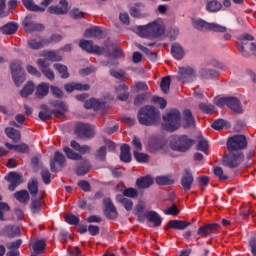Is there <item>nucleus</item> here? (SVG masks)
I'll use <instances>...</instances> for the list:
<instances>
[{
	"label": "nucleus",
	"instance_id": "1",
	"mask_svg": "<svg viewBox=\"0 0 256 256\" xmlns=\"http://www.w3.org/2000/svg\"><path fill=\"white\" fill-rule=\"evenodd\" d=\"M137 35L148 39H157L165 35V24L163 20H155L144 26L137 27Z\"/></svg>",
	"mask_w": 256,
	"mask_h": 256
},
{
	"label": "nucleus",
	"instance_id": "2",
	"mask_svg": "<svg viewBox=\"0 0 256 256\" xmlns=\"http://www.w3.org/2000/svg\"><path fill=\"white\" fill-rule=\"evenodd\" d=\"M137 117L140 125L150 127L161 121V112L153 106H145L139 110Z\"/></svg>",
	"mask_w": 256,
	"mask_h": 256
},
{
	"label": "nucleus",
	"instance_id": "3",
	"mask_svg": "<svg viewBox=\"0 0 256 256\" xmlns=\"http://www.w3.org/2000/svg\"><path fill=\"white\" fill-rule=\"evenodd\" d=\"M70 147L77 152H74L69 147H64L63 151L68 159L72 161H83V155H87V153H91V146L89 145H80L77 141L72 140L70 142Z\"/></svg>",
	"mask_w": 256,
	"mask_h": 256
},
{
	"label": "nucleus",
	"instance_id": "4",
	"mask_svg": "<svg viewBox=\"0 0 256 256\" xmlns=\"http://www.w3.org/2000/svg\"><path fill=\"white\" fill-rule=\"evenodd\" d=\"M195 141L187 135L174 136L170 141V147L173 151H179L180 153H185L193 147Z\"/></svg>",
	"mask_w": 256,
	"mask_h": 256
},
{
	"label": "nucleus",
	"instance_id": "5",
	"mask_svg": "<svg viewBox=\"0 0 256 256\" xmlns=\"http://www.w3.org/2000/svg\"><path fill=\"white\" fill-rule=\"evenodd\" d=\"M164 127L167 131H177L181 127V112L179 110H170L163 116Z\"/></svg>",
	"mask_w": 256,
	"mask_h": 256
},
{
	"label": "nucleus",
	"instance_id": "6",
	"mask_svg": "<svg viewBox=\"0 0 256 256\" xmlns=\"http://www.w3.org/2000/svg\"><path fill=\"white\" fill-rule=\"evenodd\" d=\"M245 161L243 152L228 151V155L222 159V163L229 169H237Z\"/></svg>",
	"mask_w": 256,
	"mask_h": 256
},
{
	"label": "nucleus",
	"instance_id": "7",
	"mask_svg": "<svg viewBox=\"0 0 256 256\" xmlns=\"http://www.w3.org/2000/svg\"><path fill=\"white\" fill-rule=\"evenodd\" d=\"M247 148V138L244 135H234L227 141L228 151L242 153V149Z\"/></svg>",
	"mask_w": 256,
	"mask_h": 256
},
{
	"label": "nucleus",
	"instance_id": "8",
	"mask_svg": "<svg viewBox=\"0 0 256 256\" xmlns=\"http://www.w3.org/2000/svg\"><path fill=\"white\" fill-rule=\"evenodd\" d=\"M255 38L250 34H243L238 38L237 49L240 53H245V49L249 48L252 53H256Z\"/></svg>",
	"mask_w": 256,
	"mask_h": 256
},
{
	"label": "nucleus",
	"instance_id": "9",
	"mask_svg": "<svg viewBox=\"0 0 256 256\" xmlns=\"http://www.w3.org/2000/svg\"><path fill=\"white\" fill-rule=\"evenodd\" d=\"M12 79L16 87H21L25 83V73L21 68V62H13L10 66Z\"/></svg>",
	"mask_w": 256,
	"mask_h": 256
},
{
	"label": "nucleus",
	"instance_id": "10",
	"mask_svg": "<svg viewBox=\"0 0 256 256\" xmlns=\"http://www.w3.org/2000/svg\"><path fill=\"white\" fill-rule=\"evenodd\" d=\"M109 103V99H95L91 98L84 103L85 109H93L94 111H101L102 115H105V111H107V104Z\"/></svg>",
	"mask_w": 256,
	"mask_h": 256
},
{
	"label": "nucleus",
	"instance_id": "11",
	"mask_svg": "<svg viewBox=\"0 0 256 256\" xmlns=\"http://www.w3.org/2000/svg\"><path fill=\"white\" fill-rule=\"evenodd\" d=\"M177 77L182 83H191L195 81L197 74L195 73V69L191 66H184L179 68Z\"/></svg>",
	"mask_w": 256,
	"mask_h": 256
},
{
	"label": "nucleus",
	"instance_id": "12",
	"mask_svg": "<svg viewBox=\"0 0 256 256\" xmlns=\"http://www.w3.org/2000/svg\"><path fill=\"white\" fill-rule=\"evenodd\" d=\"M79 47L82 48L83 51H86V53H94L95 55H103V53H105L104 48L93 45V41L91 40H80Z\"/></svg>",
	"mask_w": 256,
	"mask_h": 256
},
{
	"label": "nucleus",
	"instance_id": "13",
	"mask_svg": "<svg viewBox=\"0 0 256 256\" xmlns=\"http://www.w3.org/2000/svg\"><path fill=\"white\" fill-rule=\"evenodd\" d=\"M69 11V2L67 0H60L58 5L48 7V13L53 15H65Z\"/></svg>",
	"mask_w": 256,
	"mask_h": 256
},
{
	"label": "nucleus",
	"instance_id": "14",
	"mask_svg": "<svg viewBox=\"0 0 256 256\" xmlns=\"http://www.w3.org/2000/svg\"><path fill=\"white\" fill-rule=\"evenodd\" d=\"M23 27L26 33H35V31H43V29H45L43 24L33 22L31 16H26L23 21Z\"/></svg>",
	"mask_w": 256,
	"mask_h": 256
},
{
	"label": "nucleus",
	"instance_id": "15",
	"mask_svg": "<svg viewBox=\"0 0 256 256\" xmlns=\"http://www.w3.org/2000/svg\"><path fill=\"white\" fill-rule=\"evenodd\" d=\"M66 159L63 154L60 152L54 153V158L50 159V169L53 173H57L59 169H57V165L60 167H65Z\"/></svg>",
	"mask_w": 256,
	"mask_h": 256
},
{
	"label": "nucleus",
	"instance_id": "16",
	"mask_svg": "<svg viewBox=\"0 0 256 256\" xmlns=\"http://www.w3.org/2000/svg\"><path fill=\"white\" fill-rule=\"evenodd\" d=\"M37 65L40 67V71L42 75L46 77V79H49V81L55 80V73L53 70H51V68H49V63L40 58L37 60Z\"/></svg>",
	"mask_w": 256,
	"mask_h": 256
},
{
	"label": "nucleus",
	"instance_id": "17",
	"mask_svg": "<svg viewBox=\"0 0 256 256\" xmlns=\"http://www.w3.org/2000/svg\"><path fill=\"white\" fill-rule=\"evenodd\" d=\"M147 151H149V153H157L158 151L165 153V142L157 138H152L148 142Z\"/></svg>",
	"mask_w": 256,
	"mask_h": 256
},
{
	"label": "nucleus",
	"instance_id": "18",
	"mask_svg": "<svg viewBox=\"0 0 256 256\" xmlns=\"http://www.w3.org/2000/svg\"><path fill=\"white\" fill-rule=\"evenodd\" d=\"M6 179L7 181H9V183H11L9 185L10 191H14L15 189H17V187H19V185H21V183H23V176H21L17 172H10L6 176Z\"/></svg>",
	"mask_w": 256,
	"mask_h": 256
},
{
	"label": "nucleus",
	"instance_id": "19",
	"mask_svg": "<svg viewBox=\"0 0 256 256\" xmlns=\"http://www.w3.org/2000/svg\"><path fill=\"white\" fill-rule=\"evenodd\" d=\"M221 227L218 223L213 224H206L198 228L197 235H202V237H209L214 233V231H217Z\"/></svg>",
	"mask_w": 256,
	"mask_h": 256
},
{
	"label": "nucleus",
	"instance_id": "20",
	"mask_svg": "<svg viewBox=\"0 0 256 256\" xmlns=\"http://www.w3.org/2000/svg\"><path fill=\"white\" fill-rule=\"evenodd\" d=\"M104 207L108 219H117V208L115 207V204H113V201L111 199L106 198L104 200Z\"/></svg>",
	"mask_w": 256,
	"mask_h": 256
},
{
	"label": "nucleus",
	"instance_id": "21",
	"mask_svg": "<svg viewBox=\"0 0 256 256\" xmlns=\"http://www.w3.org/2000/svg\"><path fill=\"white\" fill-rule=\"evenodd\" d=\"M64 89L67 93H73V91H89L91 86H89V84L69 83L65 84Z\"/></svg>",
	"mask_w": 256,
	"mask_h": 256
},
{
	"label": "nucleus",
	"instance_id": "22",
	"mask_svg": "<svg viewBox=\"0 0 256 256\" xmlns=\"http://www.w3.org/2000/svg\"><path fill=\"white\" fill-rule=\"evenodd\" d=\"M229 109L233 111V113H243V106L241 105V101L237 97H228V106Z\"/></svg>",
	"mask_w": 256,
	"mask_h": 256
},
{
	"label": "nucleus",
	"instance_id": "23",
	"mask_svg": "<svg viewBox=\"0 0 256 256\" xmlns=\"http://www.w3.org/2000/svg\"><path fill=\"white\" fill-rule=\"evenodd\" d=\"M27 44L30 49L37 50V49H43L45 45H49V41L41 38H30L28 39Z\"/></svg>",
	"mask_w": 256,
	"mask_h": 256
},
{
	"label": "nucleus",
	"instance_id": "24",
	"mask_svg": "<svg viewBox=\"0 0 256 256\" xmlns=\"http://www.w3.org/2000/svg\"><path fill=\"white\" fill-rule=\"evenodd\" d=\"M193 174L189 170H185L184 175L181 180V185L184 191H189L191 189V185H193Z\"/></svg>",
	"mask_w": 256,
	"mask_h": 256
},
{
	"label": "nucleus",
	"instance_id": "25",
	"mask_svg": "<svg viewBox=\"0 0 256 256\" xmlns=\"http://www.w3.org/2000/svg\"><path fill=\"white\" fill-rule=\"evenodd\" d=\"M84 37H86V39H100V37H103V31L100 27L95 26L87 29L84 33Z\"/></svg>",
	"mask_w": 256,
	"mask_h": 256
},
{
	"label": "nucleus",
	"instance_id": "26",
	"mask_svg": "<svg viewBox=\"0 0 256 256\" xmlns=\"http://www.w3.org/2000/svg\"><path fill=\"white\" fill-rule=\"evenodd\" d=\"M49 87V83L47 82H42L38 84L35 92L36 97H38V99H43V97H47V95H49Z\"/></svg>",
	"mask_w": 256,
	"mask_h": 256
},
{
	"label": "nucleus",
	"instance_id": "27",
	"mask_svg": "<svg viewBox=\"0 0 256 256\" xmlns=\"http://www.w3.org/2000/svg\"><path fill=\"white\" fill-rule=\"evenodd\" d=\"M89 169H91V163L87 159H82L81 163L77 166L75 172L76 175H87L89 173Z\"/></svg>",
	"mask_w": 256,
	"mask_h": 256
},
{
	"label": "nucleus",
	"instance_id": "28",
	"mask_svg": "<svg viewBox=\"0 0 256 256\" xmlns=\"http://www.w3.org/2000/svg\"><path fill=\"white\" fill-rule=\"evenodd\" d=\"M195 126V118L193 117V113L189 110H185L183 112V127L185 129H189L190 127Z\"/></svg>",
	"mask_w": 256,
	"mask_h": 256
},
{
	"label": "nucleus",
	"instance_id": "29",
	"mask_svg": "<svg viewBox=\"0 0 256 256\" xmlns=\"http://www.w3.org/2000/svg\"><path fill=\"white\" fill-rule=\"evenodd\" d=\"M153 185V178L150 176H144L136 180V187L138 189H149Z\"/></svg>",
	"mask_w": 256,
	"mask_h": 256
},
{
	"label": "nucleus",
	"instance_id": "30",
	"mask_svg": "<svg viewBox=\"0 0 256 256\" xmlns=\"http://www.w3.org/2000/svg\"><path fill=\"white\" fill-rule=\"evenodd\" d=\"M120 161L123 163H131V147L128 144L121 146Z\"/></svg>",
	"mask_w": 256,
	"mask_h": 256
},
{
	"label": "nucleus",
	"instance_id": "31",
	"mask_svg": "<svg viewBox=\"0 0 256 256\" xmlns=\"http://www.w3.org/2000/svg\"><path fill=\"white\" fill-rule=\"evenodd\" d=\"M146 218L150 223L154 224V227H159L163 223V218L155 211L147 212Z\"/></svg>",
	"mask_w": 256,
	"mask_h": 256
},
{
	"label": "nucleus",
	"instance_id": "32",
	"mask_svg": "<svg viewBox=\"0 0 256 256\" xmlns=\"http://www.w3.org/2000/svg\"><path fill=\"white\" fill-rule=\"evenodd\" d=\"M116 91L120 101H127L129 99V86L126 84H120Z\"/></svg>",
	"mask_w": 256,
	"mask_h": 256
},
{
	"label": "nucleus",
	"instance_id": "33",
	"mask_svg": "<svg viewBox=\"0 0 256 256\" xmlns=\"http://www.w3.org/2000/svg\"><path fill=\"white\" fill-rule=\"evenodd\" d=\"M18 29H19V25H17V23L10 22L2 26L0 28V31L1 33H3V35H13V33H17Z\"/></svg>",
	"mask_w": 256,
	"mask_h": 256
},
{
	"label": "nucleus",
	"instance_id": "34",
	"mask_svg": "<svg viewBox=\"0 0 256 256\" xmlns=\"http://www.w3.org/2000/svg\"><path fill=\"white\" fill-rule=\"evenodd\" d=\"M80 134L83 137H87L88 139H91V137L95 136V127L88 124H82L80 126Z\"/></svg>",
	"mask_w": 256,
	"mask_h": 256
},
{
	"label": "nucleus",
	"instance_id": "35",
	"mask_svg": "<svg viewBox=\"0 0 256 256\" xmlns=\"http://www.w3.org/2000/svg\"><path fill=\"white\" fill-rule=\"evenodd\" d=\"M191 225L190 222L182 221V220H172L168 223V227L171 229H178L179 231H183L184 229H187Z\"/></svg>",
	"mask_w": 256,
	"mask_h": 256
},
{
	"label": "nucleus",
	"instance_id": "36",
	"mask_svg": "<svg viewBox=\"0 0 256 256\" xmlns=\"http://www.w3.org/2000/svg\"><path fill=\"white\" fill-rule=\"evenodd\" d=\"M171 53L173 57L178 60H181L183 57H185V50L181 44H173Z\"/></svg>",
	"mask_w": 256,
	"mask_h": 256
},
{
	"label": "nucleus",
	"instance_id": "37",
	"mask_svg": "<svg viewBox=\"0 0 256 256\" xmlns=\"http://www.w3.org/2000/svg\"><path fill=\"white\" fill-rule=\"evenodd\" d=\"M116 201L122 203L126 211H133V200L125 198L123 195H116Z\"/></svg>",
	"mask_w": 256,
	"mask_h": 256
},
{
	"label": "nucleus",
	"instance_id": "38",
	"mask_svg": "<svg viewBox=\"0 0 256 256\" xmlns=\"http://www.w3.org/2000/svg\"><path fill=\"white\" fill-rule=\"evenodd\" d=\"M5 133L7 137H9V139L14 141V143H18V141H21V133L19 132V130L8 127L5 129Z\"/></svg>",
	"mask_w": 256,
	"mask_h": 256
},
{
	"label": "nucleus",
	"instance_id": "39",
	"mask_svg": "<svg viewBox=\"0 0 256 256\" xmlns=\"http://www.w3.org/2000/svg\"><path fill=\"white\" fill-rule=\"evenodd\" d=\"M41 57H44V61H61V56L55 51H43Z\"/></svg>",
	"mask_w": 256,
	"mask_h": 256
},
{
	"label": "nucleus",
	"instance_id": "40",
	"mask_svg": "<svg viewBox=\"0 0 256 256\" xmlns=\"http://www.w3.org/2000/svg\"><path fill=\"white\" fill-rule=\"evenodd\" d=\"M200 75L204 79H213V77L219 76V72H217L215 69L202 68L200 70Z\"/></svg>",
	"mask_w": 256,
	"mask_h": 256
},
{
	"label": "nucleus",
	"instance_id": "41",
	"mask_svg": "<svg viewBox=\"0 0 256 256\" xmlns=\"http://www.w3.org/2000/svg\"><path fill=\"white\" fill-rule=\"evenodd\" d=\"M22 3L28 11H45V8H41V6L35 4L33 0H22Z\"/></svg>",
	"mask_w": 256,
	"mask_h": 256
},
{
	"label": "nucleus",
	"instance_id": "42",
	"mask_svg": "<svg viewBox=\"0 0 256 256\" xmlns=\"http://www.w3.org/2000/svg\"><path fill=\"white\" fill-rule=\"evenodd\" d=\"M54 69L58 71L62 79H69V69L67 68V66L56 63L54 64Z\"/></svg>",
	"mask_w": 256,
	"mask_h": 256
},
{
	"label": "nucleus",
	"instance_id": "43",
	"mask_svg": "<svg viewBox=\"0 0 256 256\" xmlns=\"http://www.w3.org/2000/svg\"><path fill=\"white\" fill-rule=\"evenodd\" d=\"M34 253L41 254L43 249L46 247L45 240H36L31 242Z\"/></svg>",
	"mask_w": 256,
	"mask_h": 256
},
{
	"label": "nucleus",
	"instance_id": "44",
	"mask_svg": "<svg viewBox=\"0 0 256 256\" xmlns=\"http://www.w3.org/2000/svg\"><path fill=\"white\" fill-rule=\"evenodd\" d=\"M208 31H213L214 33H227V27L218 23H209Z\"/></svg>",
	"mask_w": 256,
	"mask_h": 256
},
{
	"label": "nucleus",
	"instance_id": "45",
	"mask_svg": "<svg viewBox=\"0 0 256 256\" xmlns=\"http://www.w3.org/2000/svg\"><path fill=\"white\" fill-rule=\"evenodd\" d=\"M33 91H35V85L33 82H28L21 91V96L24 98L29 97V95H33Z\"/></svg>",
	"mask_w": 256,
	"mask_h": 256
},
{
	"label": "nucleus",
	"instance_id": "46",
	"mask_svg": "<svg viewBox=\"0 0 256 256\" xmlns=\"http://www.w3.org/2000/svg\"><path fill=\"white\" fill-rule=\"evenodd\" d=\"M28 190L30 192V195H37L39 193V182L37 179H32L28 182Z\"/></svg>",
	"mask_w": 256,
	"mask_h": 256
},
{
	"label": "nucleus",
	"instance_id": "47",
	"mask_svg": "<svg viewBox=\"0 0 256 256\" xmlns=\"http://www.w3.org/2000/svg\"><path fill=\"white\" fill-rule=\"evenodd\" d=\"M14 197L20 203H27L29 201V192H27V190H21L19 192H16L14 194Z\"/></svg>",
	"mask_w": 256,
	"mask_h": 256
},
{
	"label": "nucleus",
	"instance_id": "48",
	"mask_svg": "<svg viewBox=\"0 0 256 256\" xmlns=\"http://www.w3.org/2000/svg\"><path fill=\"white\" fill-rule=\"evenodd\" d=\"M221 7H223L221 5V2H219L217 0H212L207 3L206 9H207V11H210L211 13H216V11H219L221 9Z\"/></svg>",
	"mask_w": 256,
	"mask_h": 256
},
{
	"label": "nucleus",
	"instance_id": "49",
	"mask_svg": "<svg viewBox=\"0 0 256 256\" xmlns=\"http://www.w3.org/2000/svg\"><path fill=\"white\" fill-rule=\"evenodd\" d=\"M160 87L163 93L165 94L169 93V89L171 87V77L169 76L164 77L161 81Z\"/></svg>",
	"mask_w": 256,
	"mask_h": 256
},
{
	"label": "nucleus",
	"instance_id": "50",
	"mask_svg": "<svg viewBox=\"0 0 256 256\" xmlns=\"http://www.w3.org/2000/svg\"><path fill=\"white\" fill-rule=\"evenodd\" d=\"M134 158L138 163H148L149 162V155L143 152L134 151Z\"/></svg>",
	"mask_w": 256,
	"mask_h": 256
},
{
	"label": "nucleus",
	"instance_id": "51",
	"mask_svg": "<svg viewBox=\"0 0 256 256\" xmlns=\"http://www.w3.org/2000/svg\"><path fill=\"white\" fill-rule=\"evenodd\" d=\"M157 185H173L175 181L168 176H158L156 177Z\"/></svg>",
	"mask_w": 256,
	"mask_h": 256
},
{
	"label": "nucleus",
	"instance_id": "52",
	"mask_svg": "<svg viewBox=\"0 0 256 256\" xmlns=\"http://www.w3.org/2000/svg\"><path fill=\"white\" fill-rule=\"evenodd\" d=\"M198 151H202L205 153L207 149H209V142L205 140L202 136L199 137L198 139V146H197Z\"/></svg>",
	"mask_w": 256,
	"mask_h": 256
},
{
	"label": "nucleus",
	"instance_id": "53",
	"mask_svg": "<svg viewBox=\"0 0 256 256\" xmlns=\"http://www.w3.org/2000/svg\"><path fill=\"white\" fill-rule=\"evenodd\" d=\"M11 211L9 204L5 202H0V221H5V213Z\"/></svg>",
	"mask_w": 256,
	"mask_h": 256
},
{
	"label": "nucleus",
	"instance_id": "54",
	"mask_svg": "<svg viewBox=\"0 0 256 256\" xmlns=\"http://www.w3.org/2000/svg\"><path fill=\"white\" fill-rule=\"evenodd\" d=\"M211 127L216 131H221V129H225V127H227V121L218 119L211 125Z\"/></svg>",
	"mask_w": 256,
	"mask_h": 256
},
{
	"label": "nucleus",
	"instance_id": "55",
	"mask_svg": "<svg viewBox=\"0 0 256 256\" xmlns=\"http://www.w3.org/2000/svg\"><path fill=\"white\" fill-rule=\"evenodd\" d=\"M214 175H216L220 181H227L229 179V176L223 172V168L221 167L214 168Z\"/></svg>",
	"mask_w": 256,
	"mask_h": 256
},
{
	"label": "nucleus",
	"instance_id": "56",
	"mask_svg": "<svg viewBox=\"0 0 256 256\" xmlns=\"http://www.w3.org/2000/svg\"><path fill=\"white\" fill-rule=\"evenodd\" d=\"M209 23L208 22H205L201 19H195L193 20V26L196 28V29H209Z\"/></svg>",
	"mask_w": 256,
	"mask_h": 256
},
{
	"label": "nucleus",
	"instance_id": "57",
	"mask_svg": "<svg viewBox=\"0 0 256 256\" xmlns=\"http://www.w3.org/2000/svg\"><path fill=\"white\" fill-rule=\"evenodd\" d=\"M45 185H49L51 183V172L49 170L43 168L40 173Z\"/></svg>",
	"mask_w": 256,
	"mask_h": 256
},
{
	"label": "nucleus",
	"instance_id": "58",
	"mask_svg": "<svg viewBox=\"0 0 256 256\" xmlns=\"http://www.w3.org/2000/svg\"><path fill=\"white\" fill-rule=\"evenodd\" d=\"M214 103L217 105V107H225V105L227 107L229 103V97H216Z\"/></svg>",
	"mask_w": 256,
	"mask_h": 256
},
{
	"label": "nucleus",
	"instance_id": "59",
	"mask_svg": "<svg viewBox=\"0 0 256 256\" xmlns=\"http://www.w3.org/2000/svg\"><path fill=\"white\" fill-rule=\"evenodd\" d=\"M149 87L147 86V83L145 82H138L136 85L133 86L132 91L134 93H139V91H147Z\"/></svg>",
	"mask_w": 256,
	"mask_h": 256
},
{
	"label": "nucleus",
	"instance_id": "60",
	"mask_svg": "<svg viewBox=\"0 0 256 256\" xmlns=\"http://www.w3.org/2000/svg\"><path fill=\"white\" fill-rule=\"evenodd\" d=\"M139 7H141V4H134L131 6L130 15L132 17H141V9H139Z\"/></svg>",
	"mask_w": 256,
	"mask_h": 256
},
{
	"label": "nucleus",
	"instance_id": "61",
	"mask_svg": "<svg viewBox=\"0 0 256 256\" xmlns=\"http://www.w3.org/2000/svg\"><path fill=\"white\" fill-rule=\"evenodd\" d=\"M124 197H130V198H135L137 195H139V192H137V189L135 188H127L123 191Z\"/></svg>",
	"mask_w": 256,
	"mask_h": 256
},
{
	"label": "nucleus",
	"instance_id": "62",
	"mask_svg": "<svg viewBox=\"0 0 256 256\" xmlns=\"http://www.w3.org/2000/svg\"><path fill=\"white\" fill-rule=\"evenodd\" d=\"M26 70L33 77H37V79H41V73L39 72V70H37V68H35V67L31 66V65H27L26 66Z\"/></svg>",
	"mask_w": 256,
	"mask_h": 256
},
{
	"label": "nucleus",
	"instance_id": "63",
	"mask_svg": "<svg viewBox=\"0 0 256 256\" xmlns=\"http://www.w3.org/2000/svg\"><path fill=\"white\" fill-rule=\"evenodd\" d=\"M201 111H203L204 113H212V111H214L215 106H213V104H209V103H201L199 105Z\"/></svg>",
	"mask_w": 256,
	"mask_h": 256
},
{
	"label": "nucleus",
	"instance_id": "64",
	"mask_svg": "<svg viewBox=\"0 0 256 256\" xmlns=\"http://www.w3.org/2000/svg\"><path fill=\"white\" fill-rule=\"evenodd\" d=\"M83 11L79 10L78 8H73L70 11V16L72 19H83Z\"/></svg>",
	"mask_w": 256,
	"mask_h": 256
}]
</instances>
